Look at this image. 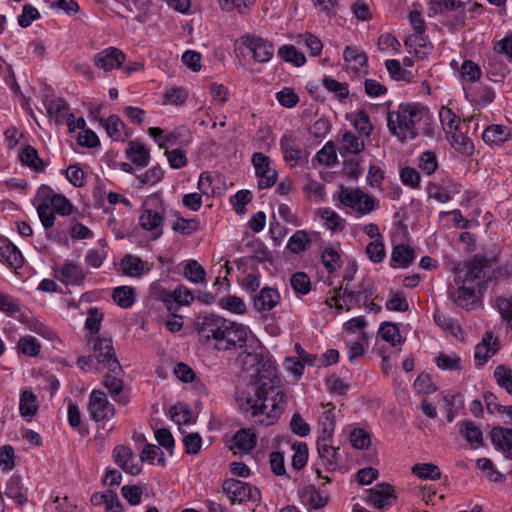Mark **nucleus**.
<instances>
[{"label": "nucleus", "instance_id": "nucleus-58", "mask_svg": "<svg viewBox=\"0 0 512 512\" xmlns=\"http://www.w3.org/2000/svg\"><path fill=\"white\" fill-rule=\"evenodd\" d=\"M256 0H218L223 11L230 12L237 10L239 13H245L255 3Z\"/></svg>", "mask_w": 512, "mask_h": 512}, {"label": "nucleus", "instance_id": "nucleus-13", "mask_svg": "<svg viewBox=\"0 0 512 512\" xmlns=\"http://www.w3.org/2000/svg\"><path fill=\"white\" fill-rule=\"evenodd\" d=\"M366 502L378 510H386L396 499L394 488L388 483L376 484L369 489Z\"/></svg>", "mask_w": 512, "mask_h": 512}, {"label": "nucleus", "instance_id": "nucleus-36", "mask_svg": "<svg viewBox=\"0 0 512 512\" xmlns=\"http://www.w3.org/2000/svg\"><path fill=\"white\" fill-rule=\"evenodd\" d=\"M481 76L482 70L477 63L472 60L463 61L459 70V79L464 87L466 83H474L478 81Z\"/></svg>", "mask_w": 512, "mask_h": 512}, {"label": "nucleus", "instance_id": "nucleus-23", "mask_svg": "<svg viewBox=\"0 0 512 512\" xmlns=\"http://www.w3.org/2000/svg\"><path fill=\"white\" fill-rule=\"evenodd\" d=\"M303 504L312 509H321L328 503V495L313 485L303 487L299 492Z\"/></svg>", "mask_w": 512, "mask_h": 512}, {"label": "nucleus", "instance_id": "nucleus-7", "mask_svg": "<svg viewBox=\"0 0 512 512\" xmlns=\"http://www.w3.org/2000/svg\"><path fill=\"white\" fill-rule=\"evenodd\" d=\"M222 489L232 503L246 501L257 503L261 499L259 489L240 480L228 479L223 482Z\"/></svg>", "mask_w": 512, "mask_h": 512}, {"label": "nucleus", "instance_id": "nucleus-46", "mask_svg": "<svg viewBox=\"0 0 512 512\" xmlns=\"http://www.w3.org/2000/svg\"><path fill=\"white\" fill-rule=\"evenodd\" d=\"M378 333L383 340L389 342L392 346H396L402 342L399 328L392 322H384L381 324Z\"/></svg>", "mask_w": 512, "mask_h": 512}, {"label": "nucleus", "instance_id": "nucleus-62", "mask_svg": "<svg viewBox=\"0 0 512 512\" xmlns=\"http://www.w3.org/2000/svg\"><path fill=\"white\" fill-rule=\"evenodd\" d=\"M321 218L324 220V226L331 231L343 229L342 218L335 211L325 208L321 211Z\"/></svg>", "mask_w": 512, "mask_h": 512}, {"label": "nucleus", "instance_id": "nucleus-54", "mask_svg": "<svg viewBox=\"0 0 512 512\" xmlns=\"http://www.w3.org/2000/svg\"><path fill=\"white\" fill-rule=\"evenodd\" d=\"M218 304L221 308L228 310L232 313L243 314L246 312V305L244 301L235 295H229L221 298L218 301Z\"/></svg>", "mask_w": 512, "mask_h": 512}, {"label": "nucleus", "instance_id": "nucleus-64", "mask_svg": "<svg viewBox=\"0 0 512 512\" xmlns=\"http://www.w3.org/2000/svg\"><path fill=\"white\" fill-rule=\"evenodd\" d=\"M495 306L502 319L512 327V296L509 298L502 296L496 297Z\"/></svg>", "mask_w": 512, "mask_h": 512}, {"label": "nucleus", "instance_id": "nucleus-22", "mask_svg": "<svg viewBox=\"0 0 512 512\" xmlns=\"http://www.w3.org/2000/svg\"><path fill=\"white\" fill-rule=\"evenodd\" d=\"M181 130L182 128H175L171 132L164 133V130L159 127H151L148 129V134L153 138L160 149L168 151V147L179 144Z\"/></svg>", "mask_w": 512, "mask_h": 512}, {"label": "nucleus", "instance_id": "nucleus-27", "mask_svg": "<svg viewBox=\"0 0 512 512\" xmlns=\"http://www.w3.org/2000/svg\"><path fill=\"white\" fill-rule=\"evenodd\" d=\"M280 301V294L274 288L264 287L254 298V307L258 311H270Z\"/></svg>", "mask_w": 512, "mask_h": 512}, {"label": "nucleus", "instance_id": "nucleus-19", "mask_svg": "<svg viewBox=\"0 0 512 512\" xmlns=\"http://www.w3.org/2000/svg\"><path fill=\"white\" fill-rule=\"evenodd\" d=\"M408 52L419 59H424L430 53L432 45L424 36V33H414L408 36L404 42Z\"/></svg>", "mask_w": 512, "mask_h": 512}, {"label": "nucleus", "instance_id": "nucleus-37", "mask_svg": "<svg viewBox=\"0 0 512 512\" xmlns=\"http://www.w3.org/2000/svg\"><path fill=\"white\" fill-rule=\"evenodd\" d=\"M460 433L472 447L477 448L482 445V431L473 422L466 421L461 423Z\"/></svg>", "mask_w": 512, "mask_h": 512}, {"label": "nucleus", "instance_id": "nucleus-6", "mask_svg": "<svg viewBox=\"0 0 512 512\" xmlns=\"http://www.w3.org/2000/svg\"><path fill=\"white\" fill-rule=\"evenodd\" d=\"M340 202L361 215H366L376 208V200L360 189H348L341 186Z\"/></svg>", "mask_w": 512, "mask_h": 512}, {"label": "nucleus", "instance_id": "nucleus-41", "mask_svg": "<svg viewBox=\"0 0 512 512\" xmlns=\"http://www.w3.org/2000/svg\"><path fill=\"white\" fill-rule=\"evenodd\" d=\"M341 148L348 154H358L365 148L364 142L351 131L342 135Z\"/></svg>", "mask_w": 512, "mask_h": 512}, {"label": "nucleus", "instance_id": "nucleus-29", "mask_svg": "<svg viewBox=\"0 0 512 512\" xmlns=\"http://www.w3.org/2000/svg\"><path fill=\"white\" fill-rule=\"evenodd\" d=\"M0 256L4 263L13 268H20L24 263L19 249L6 239L0 241Z\"/></svg>", "mask_w": 512, "mask_h": 512}, {"label": "nucleus", "instance_id": "nucleus-49", "mask_svg": "<svg viewBox=\"0 0 512 512\" xmlns=\"http://www.w3.org/2000/svg\"><path fill=\"white\" fill-rule=\"evenodd\" d=\"M109 137L113 140H120L122 137L123 121L117 115H110L106 120H100Z\"/></svg>", "mask_w": 512, "mask_h": 512}, {"label": "nucleus", "instance_id": "nucleus-57", "mask_svg": "<svg viewBox=\"0 0 512 512\" xmlns=\"http://www.w3.org/2000/svg\"><path fill=\"white\" fill-rule=\"evenodd\" d=\"M141 461H146L150 464L154 462L155 459H157V463L159 465H165V457L164 453L161 451V449L154 444H147L140 455Z\"/></svg>", "mask_w": 512, "mask_h": 512}, {"label": "nucleus", "instance_id": "nucleus-11", "mask_svg": "<svg viewBox=\"0 0 512 512\" xmlns=\"http://www.w3.org/2000/svg\"><path fill=\"white\" fill-rule=\"evenodd\" d=\"M88 410L91 418L96 421L110 420L115 414L114 406L107 395L100 390H93L89 397Z\"/></svg>", "mask_w": 512, "mask_h": 512}, {"label": "nucleus", "instance_id": "nucleus-9", "mask_svg": "<svg viewBox=\"0 0 512 512\" xmlns=\"http://www.w3.org/2000/svg\"><path fill=\"white\" fill-rule=\"evenodd\" d=\"M89 343H93L94 358L99 363L104 364L112 373H123L122 367L115 356L111 339L98 337L90 340Z\"/></svg>", "mask_w": 512, "mask_h": 512}, {"label": "nucleus", "instance_id": "nucleus-1", "mask_svg": "<svg viewBox=\"0 0 512 512\" xmlns=\"http://www.w3.org/2000/svg\"><path fill=\"white\" fill-rule=\"evenodd\" d=\"M197 332L201 341L217 350L242 347L248 336V328L223 317L207 314L197 320Z\"/></svg>", "mask_w": 512, "mask_h": 512}, {"label": "nucleus", "instance_id": "nucleus-16", "mask_svg": "<svg viewBox=\"0 0 512 512\" xmlns=\"http://www.w3.org/2000/svg\"><path fill=\"white\" fill-rule=\"evenodd\" d=\"M498 351V338L492 331L485 332L481 343L475 347L474 358L479 365H484Z\"/></svg>", "mask_w": 512, "mask_h": 512}, {"label": "nucleus", "instance_id": "nucleus-48", "mask_svg": "<svg viewBox=\"0 0 512 512\" xmlns=\"http://www.w3.org/2000/svg\"><path fill=\"white\" fill-rule=\"evenodd\" d=\"M451 144L454 149L462 154L471 155L474 151L473 142L463 133L452 131Z\"/></svg>", "mask_w": 512, "mask_h": 512}, {"label": "nucleus", "instance_id": "nucleus-42", "mask_svg": "<svg viewBox=\"0 0 512 512\" xmlns=\"http://www.w3.org/2000/svg\"><path fill=\"white\" fill-rule=\"evenodd\" d=\"M234 442L239 450L248 452L256 445V435L250 429H241L234 435Z\"/></svg>", "mask_w": 512, "mask_h": 512}, {"label": "nucleus", "instance_id": "nucleus-63", "mask_svg": "<svg viewBox=\"0 0 512 512\" xmlns=\"http://www.w3.org/2000/svg\"><path fill=\"white\" fill-rule=\"evenodd\" d=\"M170 415L172 420L179 425L190 424L193 421L192 412L182 404L171 407Z\"/></svg>", "mask_w": 512, "mask_h": 512}, {"label": "nucleus", "instance_id": "nucleus-20", "mask_svg": "<svg viewBox=\"0 0 512 512\" xmlns=\"http://www.w3.org/2000/svg\"><path fill=\"white\" fill-rule=\"evenodd\" d=\"M140 225L144 230L153 232V239L162 235L164 217L161 212L153 209H145L140 215Z\"/></svg>", "mask_w": 512, "mask_h": 512}, {"label": "nucleus", "instance_id": "nucleus-15", "mask_svg": "<svg viewBox=\"0 0 512 512\" xmlns=\"http://www.w3.org/2000/svg\"><path fill=\"white\" fill-rule=\"evenodd\" d=\"M115 463L126 473L138 475L142 471L141 464L134 461L132 450L124 445H118L113 450Z\"/></svg>", "mask_w": 512, "mask_h": 512}, {"label": "nucleus", "instance_id": "nucleus-59", "mask_svg": "<svg viewBox=\"0 0 512 512\" xmlns=\"http://www.w3.org/2000/svg\"><path fill=\"white\" fill-rule=\"evenodd\" d=\"M349 440L356 449H367L371 444L370 435L364 429L355 428L350 432Z\"/></svg>", "mask_w": 512, "mask_h": 512}, {"label": "nucleus", "instance_id": "nucleus-35", "mask_svg": "<svg viewBox=\"0 0 512 512\" xmlns=\"http://www.w3.org/2000/svg\"><path fill=\"white\" fill-rule=\"evenodd\" d=\"M171 297L172 301L170 302L169 311H176L180 306L190 305L195 299L192 291L185 285L177 286L171 292Z\"/></svg>", "mask_w": 512, "mask_h": 512}, {"label": "nucleus", "instance_id": "nucleus-60", "mask_svg": "<svg viewBox=\"0 0 512 512\" xmlns=\"http://www.w3.org/2000/svg\"><path fill=\"white\" fill-rule=\"evenodd\" d=\"M252 200V193L249 190H239L230 199V202L239 215L246 212L245 206Z\"/></svg>", "mask_w": 512, "mask_h": 512}, {"label": "nucleus", "instance_id": "nucleus-55", "mask_svg": "<svg viewBox=\"0 0 512 512\" xmlns=\"http://www.w3.org/2000/svg\"><path fill=\"white\" fill-rule=\"evenodd\" d=\"M439 117L445 132L452 133V131L457 130L460 121L450 108L442 107L439 111Z\"/></svg>", "mask_w": 512, "mask_h": 512}, {"label": "nucleus", "instance_id": "nucleus-25", "mask_svg": "<svg viewBox=\"0 0 512 512\" xmlns=\"http://www.w3.org/2000/svg\"><path fill=\"white\" fill-rule=\"evenodd\" d=\"M493 444L500 449L507 458H512V429L494 427L490 433Z\"/></svg>", "mask_w": 512, "mask_h": 512}, {"label": "nucleus", "instance_id": "nucleus-31", "mask_svg": "<svg viewBox=\"0 0 512 512\" xmlns=\"http://www.w3.org/2000/svg\"><path fill=\"white\" fill-rule=\"evenodd\" d=\"M45 107L51 118L57 124H63L66 122V118L69 114V106L62 98H51L45 101Z\"/></svg>", "mask_w": 512, "mask_h": 512}, {"label": "nucleus", "instance_id": "nucleus-32", "mask_svg": "<svg viewBox=\"0 0 512 512\" xmlns=\"http://www.w3.org/2000/svg\"><path fill=\"white\" fill-rule=\"evenodd\" d=\"M22 165L29 167L35 172H43L46 168V164L39 157L38 151L30 146L26 145L19 154Z\"/></svg>", "mask_w": 512, "mask_h": 512}, {"label": "nucleus", "instance_id": "nucleus-28", "mask_svg": "<svg viewBox=\"0 0 512 512\" xmlns=\"http://www.w3.org/2000/svg\"><path fill=\"white\" fill-rule=\"evenodd\" d=\"M415 259L414 250L405 244L396 245L391 253L390 266L392 268H406Z\"/></svg>", "mask_w": 512, "mask_h": 512}, {"label": "nucleus", "instance_id": "nucleus-12", "mask_svg": "<svg viewBox=\"0 0 512 512\" xmlns=\"http://www.w3.org/2000/svg\"><path fill=\"white\" fill-rule=\"evenodd\" d=\"M240 42L252 53L254 60L259 63L268 62L274 54L273 44L262 37L247 34L240 38Z\"/></svg>", "mask_w": 512, "mask_h": 512}, {"label": "nucleus", "instance_id": "nucleus-14", "mask_svg": "<svg viewBox=\"0 0 512 512\" xmlns=\"http://www.w3.org/2000/svg\"><path fill=\"white\" fill-rule=\"evenodd\" d=\"M126 59L125 54L116 47H108L93 56V63L96 68L104 72H110L122 66Z\"/></svg>", "mask_w": 512, "mask_h": 512}, {"label": "nucleus", "instance_id": "nucleus-4", "mask_svg": "<svg viewBox=\"0 0 512 512\" xmlns=\"http://www.w3.org/2000/svg\"><path fill=\"white\" fill-rule=\"evenodd\" d=\"M426 112L419 104H401L397 110L388 112V128L401 142L413 140L419 134L418 125Z\"/></svg>", "mask_w": 512, "mask_h": 512}, {"label": "nucleus", "instance_id": "nucleus-26", "mask_svg": "<svg viewBox=\"0 0 512 512\" xmlns=\"http://www.w3.org/2000/svg\"><path fill=\"white\" fill-rule=\"evenodd\" d=\"M510 136V129L501 124L489 125L482 133V139L488 145H502Z\"/></svg>", "mask_w": 512, "mask_h": 512}, {"label": "nucleus", "instance_id": "nucleus-17", "mask_svg": "<svg viewBox=\"0 0 512 512\" xmlns=\"http://www.w3.org/2000/svg\"><path fill=\"white\" fill-rule=\"evenodd\" d=\"M331 438L322 436L317 440V451L323 464L328 470H335L338 466L339 448L331 445Z\"/></svg>", "mask_w": 512, "mask_h": 512}, {"label": "nucleus", "instance_id": "nucleus-24", "mask_svg": "<svg viewBox=\"0 0 512 512\" xmlns=\"http://www.w3.org/2000/svg\"><path fill=\"white\" fill-rule=\"evenodd\" d=\"M126 155L132 163L140 167H146L151 158L148 147L136 140H132L128 143Z\"/></svg>", "mask_w": 512, "mask_h": 512}, {"label": "nucleus", "instance_id": "nucleus-8", "mask_svg": "<svg viewBox=\"0 0 512 512\" xmlns=\"http://www.w3.org/2000/svg\"><path fill=\"white\" fill-rule=\"evenodd\" d=\"M284 161L290 167H296L308 162L309 152L302 149L293 133H285L279 141Z\"/></svg>", "mask_w": 512, "mask_h": 512}, {"label": "nucleus", "instance_id": "nucleus-21", "mask_svg": "<svg viewBox=\"0 0 512 512\" xmlns=\"http://www.w3.org/2000/svg\"><path fill=\"white\" fill-rule=\"evenodd\" d=\"M343 57L349 69L359 74L367 73L366 68L368 58L363 51L353 46H346Z\"/></svg>", "mask_w": 512, "mask_h": 512}, {"label": "nucleus", "instance_id": "nucleus-3", "mask_svg": "<svg viewBox=\"0 0 512 512\" xmlns=\"http://www.w3.org/2000/svg\"><path fill=\"white\" fill-rule=\"evenodd\" d=\"M484 277V269L479 263H469L462 268H456L454 282L448 288L449 299L463 309H473L477 300L476 289Z\"/></svg>", "mask_w": 512, "mask_h": 512}, {"label": "nucleus", "instance_id": "nucleus-40", "mask_svg": "<svg viewBox=\"0 0 512 512\" xmlns=\"http://www.w3.org/2000/svg\"><path fill=\"white\" fill-rule=\"evenodd\" d=\"M121 269L125 275L140 276L145 270V264L139 257L126 255L121 260Z\"/></svg>", "mask_w": 512, "mask_h": 512}, {"label": "nucleus", "instance_id": "nucleus-34", "mask_svg": "<svg viewBox=\"0 0 512 512\" xmlns=\"http://www.w3.org/2000/svg\"><path fill=\"white\" fill-rule=\"evenodd\" d=\"M5 495L20 505L27 502V496L20 476L13 475L6 483Z\"/></svg>", "mask_w": 512, "mask_h": 512}, {"label": "nucleus", "instance_id": "nucleus-18", "mask_svg": "<svg viewBox=\"0 0 512 512\" xmlns=\"http://www.w3.org/2000/svg\"><path fill=\"white\" fill-rule=\"evenodd\" d=\"M120 375L121 374H116L109 371V373L104 376L103 384L109 391L114 401L119 404L126 405L128 404L130 398L124 391V383L123 380L119 377Z\"/></svg>", "mask_w": 512, "mask_h": 512}, {"label": "nucleus", "instance_id": "nucleus-30", "mask_svg": "<svg viewBox=\"0 0 512 512\" xmlns=\"http://www.w3.org/2000/svg\"><path fill=\"white\" fill-rule=\"evenodd\" d=\"M86 277L83 269L72 262H67L60 270V281L66 285H81Z\"/></svg>", "mask_w": 512, "mask_h": 512}, {"label": "nucleus", "instance_id": "nucleus-5", "mask_svg": "<svg viewBox=\"0 0 512 512\" xmlns=\"http://www.w3.org/2000/svg\"><path fill=\"white\" fill-rule=\"evenodd\" d=\"M37 199L39 200L36 206L38 217L48 231L55 224V214L61 216H68L73 211L71 202L64 196L47 186L41 185L37 190Z\"/></svg>", "mask_w": 512, "mask_h": 512}, {"label": "nucleus", "instance_id": "nucleus-51", "mask_svg": "<svg viewBox=\"0 0 512 512\" xmlns=\"http://www.w3.org/2000/svg\"><path fill=\"white\" fill-rule=\"evenodd\" d=\"M290 284L298 295H306L311 291V281L304 272H296L291 276Z\"/></svg>", "mask_w": 512, "mask_h": 512}, {"label": "nucleus", "instance_id": "nucleus-45", "mask_svg": "<svg viewBox=\"0 0 512 512\" xmlns=\"http://www.w3.org/2000/svg\"><path fill=\"white\" fill-rule=\"evenodd\" d=\"M278 55L282 60L293 63L295 66H302L306 61L304 54L298 51L293 45L280 47Z\"/></svg>", "mask_w": 512, "mask_h": 512}, {"label": "nucleus", "instance_id": "nucleus-61", "mask_svg": "<svg viewBox=\"0 0 512 512\" xmlns=\"http://www.w3.org/2000/svg\"><path fill=\"white\" fill-rule=\"evenodd\" d=\"M20 310L19 301L0 290V311L8 316H15Z\"/></svg>", "mask_w": 512, "mask_h": 512}, {"label": "nucleus", "instance_id": "nucleus-10", "mask_svg": "<svg viewBox=\"0 0 512 512\" xmlns=\"http://www.w3.org/2000/svg\"><path fill=\"white\" fill-rule=\"evenodd\" d=\"M251 162L259 178L258 187L260 189L272 187L277 180V171L271 166V159L263 153L256 152L252 155Z\"/></svg>", "mask_w": 512, "mask_h": 512}, {"label": "nucleus", "instance_id": "nucleus-2", "mask_svg": "<svg viewBox=\"0 0 512 512\" xmlns=\"http://www.w3.org/2000/svg\"><path fill=\"white\" fill-rule=\"evenodd\" d=\"M285 407V394L273 380L260 382L252 396L246 398L241 409L258 424H274Z\"/></svg>", "mask_w": 512, "mask_h": 512}, {"label": "nucleus", "instance_id": "nucleus-50", "mask_svg": "<svg viewBox=\"0 0 512 512\" xmlns=\"http://www.w3.org/2000/svg\"><path fill=\"white\" fill-rule=\"evenodd\" d=\"M494 378L501 388L512 395V369L505 365H498L494 370Z\"/></svg>", "mask_w": 512, "mask_h": 512}, {"label": "nucleus", "instance_id": "nucleus-33", "mask_svg": "<svg viewBox=\"0 0 512 512\" xmlns=\"http://www.w3.org/2000/svg\"><path fill=\"white\" fill-rule=\"evenodd\" d=\"M39 408L37 397L31 391H23L20 395L19 411L22 417L30 421Z\"/></svg>", "mask_w": 512, "mask_h": 512}, {"label": "nucleus", "instance_id": "nucleus-56", "mask_svg": "<svg viewBox=\"0 0 512 512\" xmlns=\"http://www.w3.org/2000/svg\"><path fill=\"white\" fill-rule=\"evenodd\" d=\"M294 454L292 456L293 468L300 470L302 469L308 460V447L305 443L296 442L292 445Z\"/></svg>", "mask_w": 512, "mask_h": 512}, {"label": "nucleus", "instance_id": "nucleus-43", "mask_svg": "<svg viewBox=\"0 0 512 512\" xmlns=\"http://www.w3.org/2000/svg\"><path fill=\"white\" fill-rule=\"evenodd\" d=\"M322 84L340 101L345 100L349 96V86L346 82H339L332 77H324L322 79Z\"/></svg>", "mask_w": 512, "mask_h": 512}, {"label": "nucleus", "instance_id": "nucleus-44", "mask_svg": "<svg viewBox=\"0 0 512 512\" xmlns=\"http://www.w3.org/2000/svg\"><path fill=\"white\" fill-rule=\"evenodd\" d=\"M114 301L122 308H129L135 301L134 289L128 286H120L113 290Z\"/></svg>", "mask_w": 512, "mask_h": 512}, {"label": "nucleus", "instance_id": "nucleus-39", "mask_svg": "<svg viewBox=\"0 0 512 512\" xmlns=\"http://www.w3.org/2000/svg\"><path fill=\"white\" fill-rule=\"evenodd\" d=\"M325 409L319 418V425L322 428L323 436L332 437L335 429V406L332 403L323 405Z\"/></svg>", "mask_w": 512, "mask_h": 512}, {"label": "nucleus", "instance_id": "nucleus-38", "mask_svg": "<svg viewBox=\"0 0 512 512\" xmlns=\"http://www.w3.org/2000/svg\"><path fill=\"white\" fill-rule=\"evenodd\" d=\"M310 244L309 234L304 230H298L289 238L286 248L293 254H299L305 251Z\"/></svg>", "mask_w": 512, "mask_h": 512}, {"label": "nucleus", "instance_id": "nucleus-52", "mask_svg": "<svg viewBox=\"0 0 512 512\" xmlns=\"http://www.w3.org/2000/svg\"><path fill=\"white\" fill-rule=\"evenodd\" d=\"M184 276L194 284L202 283L205 280L204 268L195 260H190L184 268Z\"/></svg>", "mask_w": 512, "mask_h": 512}, {"label": "nucleus", "instance_id": "nucleus-47", "mask_svg": "<svg viewBox=\"0 0 512 512\" xmlns=\"http://www.w3.org/2000/svg\"><path fill=\"white\" fill-rule=\"evenodd\" d=\"M412 472L421 479L437 480L441 477L439 467L432 463L415 464Z\"/></svg>", "mask_w": 512, "mask_h": 512}, {"label": "nucleus", "instance_id": "nucleus-53", "mask_svg": "<svg viewBox=\"0 0 512 512\" xmlns=\"http://www.w3.org/2000/svg\"><path fill=\"white\" fill-rule=\"evenodd\" d=\"M314 160L320 164L331 166L337 161L335 145L328 141L315 155Z\"/></svg>", "mask_w": 512, "mask_h": 512}]
</instances>
